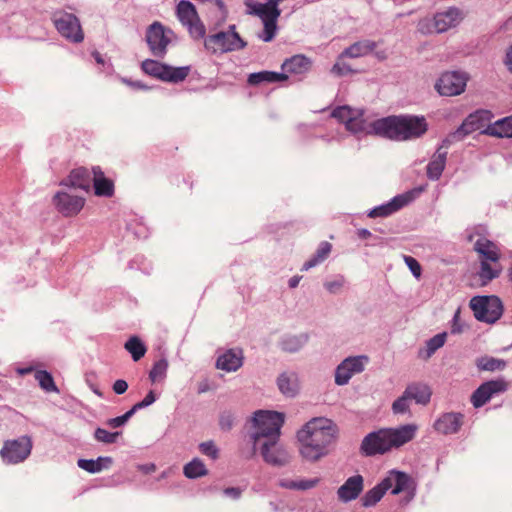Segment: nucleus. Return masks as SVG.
I'll list each match as a JSON object with an SVG mask.
<instances>
[{"label": "nucleus", "instance_id": "1", "mask_svg": "<svg viewBox=\"0 0 512 512\" xmlns=\"http://www.w3.org/2000/svg\"><path fill=\"white\" fill-rule=\"evenodd\" d=\"M338 434V426L331 419H311L297 432L300 455L310 462L320 460L332 451Z\"/></svg>", "mask_w": 512, "mask_h": 512}, {"label": "nucleus", "instance_id": "2", "mask_svg": "<svg viewBox=\"0 0 512 512\" xmlns=\"http://www.w3.org/2000/svg\"><path fill=\"white\" fill-rule=\"evenodd\" d=\"M374 135L395 141H406L421 137L428 130L423 116H388L372 121Z\"/></svg>", "mask_w": 512, "mask_h": 512}, {"label": "nucleus", "instance_id": "3", "mask_svg": "<svg viewBox=\"0 0 512 512\" xmlns=\"http://www.w3.org/2000/svg\"><path fill=\"white\" fill-rule=\"evenodd\" d=\"M417 427L413 424H407L398 428H384L367 434L361 443V453L365 456H375L385 454L393 448L411 441L415 435Z\"/></svg>", "mask_w": 512, "mask_h": 512}, {"label": "nucleus", "instance_id": "4", "mask_svg": "<svg viewBox=\"0 0 512 512\" xmlns=\"http://www.w3.org/2000/svg\"><path fill=\"white\" fill-rule=\"evenodd\" d=\"M284 414L276 411L258 410L251 418V427L248 431V441L251 443V451L246 455L251 459L258 451V445L264 440L279 439L281 427L284 424Z\"/></svg>", "mask_w": 512, "mask_h": 512}, {"label": "nucleus", "instance_id": "5", "mask_svg": "<svg viewBox=\"0 0 512 512\" xmlns=\"http://www.w3.org/2000/svg\"><path fill=\"white\" fill-rule=\"evenodd\" d=\"M284 0H268L266 3L246 2L248 14L258 16L263 23V31L258 37L264 42H271L277 33V20L281 15L278 5Z\"/></svg>", "mask_w": 512, "mask_h": 512}, {"label": "nucleus", "instance_id": "6", "mask_svg": "<svg viewBox=\"0 0 512 512\" xmlns=\"http://www.w3.org/2000/svg\"><path fill=\"white\" fill-rule=\"evenodd\" d=\"M464 19L463 12L450 7L445 11L437 12L432 18H424L418 22L417 29L422 34L444 33L458 26Z\"/></svg>", "mask_w": 512, "mask_h": 512}, {"label": "nucleus", "instance_id": "7", "mask_svg": "<svg viewBox=\"0 0 512 512\" xmlns=\"http://www.w3.org/2000/svg\"><path fill=\"white\" fill-rule=\"evenodd\" d=\"M141 69L149 76L170 83L184 81L191 70L190 66L173 67L153 59L144 60L141 63Z\"/></svg>", "mask_w": 512, "mask_h": 512}, {"label": "nucleus", "instance_id": "8", "mask_svg": "<svg viewBox=\"0 0 512 512\" xmlns=\"http://www.w3.org/2000/svg\"><path fill=\"white\" fill-rule=\"evenodd\" d=\"M470 308L478 321L493 324L503 314V304L497 296H475L470 300Z\"/></svg>", "mask_w": 512, "mask_h": 512}, {"label": "nucleus", "instance_id": "9", "mask_svg": "<svg viewBox=\"0 0 512 512\" xmlns=\"http://www.w3.org/2000/svg\"><path fill=\"white\" fill-rule=\"evenodd\" d=\"M490 119L491 112L488 110L471 113L454 132L443 140V145L449 147L452 143L463 140L467 135L478 130L483 134V130L490 124Z\"/></svg>", "mask_w": 512, "mask_h": 512}, {"label": "nucleus", "instance_id": "10", "mask_svg": "<svg viewBox=\"0 0 512 512\" xmlns=\"http://www.w3.org/2000/svg\"><path fill=\"white\" fill-rule=\"evenodd\" d=\"M331 115L339 122L344 123L346 129L353 134L374 135V132H371L372 122H367L363 118L364 111L361 109L343 105L335 108Z\"/></svg>", "mask_w": 512, "mask_h": 512}, {"label": "nucleus", "instance_id": "11", "mask_svg": "<svg viewBox=\"0 0 512 512\" xmlns=\"http://www.w3.org/2000/svg\"><path fill=\"white\" fill-rule=\"evenodd\" d=\"M33 442L30 436L23 435L17 439L4 441L0 449V457L6 465L23 463L31 454Z\"/></svg>", "mask_w": 512, "mask_h": 512}, {"label": "nucleus", "instance_id": "12", "mask_svg": "<svg viewBox=\"0 0 512 512\" xmlns=\"http://www.w3.org/2000/svg\"><path fill=\"white\" fill-rule=\"evenodd\" d=\"M204 45L207 50L217 53L243 49L246 42L235 31V25H231L227 31H221L207 37Z\"/></svg>", "mask_w": 512, "mask_h": 512}, {"label": "nucleus", "instance_id": "13", "mask_svg": "<svg viewBox=\"0 0 512 512\" xmlns=\"http://www.w3.org/2000/svg\"><path fill=\"white\" fill-rule=\"evenodd\" d=\"M425 191V186L415 187L403 194L396 195L387 203L379 205L368 212V217H388L393 213L399 211L401 208L413 202L422 192Z\"/></svg>", "mask_w": 512, "mask_h": 512}, {"label": "nucleus", "instance_id": "14", "mask_svg": "<svg viewBox=\"0 0 512 512\" xmlns=\"http://www.w3.org/2000/svg\"><path fill=\"white\" fill-rule=\"evenodd\" d=\"M172 36L173 32L170 29H166L161 23L154 22L151 24L146 32V42L152 55L163 58Z\"/></svg>", "mask_w": 512, "mask_h": 512}, {"label": "nucleus", "instance_id": "15", "mask_svg": "<svg viewBox=\"0 0 512 512\" xmlns=\"http://www.w3.org/2000/svg\"><path fill=\"white\" fill-rule=\"evenodd\" d=\"M57 31L67 40L73 43H80L84 39L79 19L71 13L58 12L53 16Z\"/></svg>", "mask_w": 512, "mask_h": 512}, {"label": "nucleus", "instance_id": "16", "mask_svg": "<svg viewBox=\"0 0 512 512\" xmlns=\"http://www.w3.org/2000/svg\"><path fill=\"white\" fill-rule=\"evenodd\" d=\"M258 450L263 460L271 466L283 467L291 460V454L284 445L279 443V439L264 440L258 445Z\"/></svg>", "mask_w": 512, "mask_h": 512}, {"label": "nucleus", "instance_id": "17", "mask_svg": "<svg viewBox=\"0 0 512 512\" xmlns=\"http://www.w3.org/2000/svg\"><path fill=\"white\" fill-rule=\"evenodd\" d=\"M369 358L365 355L345 358L335 370V383L339 386L348 384L353 375L364 371Z\"/></svg>", "mask_w": 512, "mask_h": 512}, {"label": "nucleus", "instance_id": "18", "mask_svg": "<svg viewBox=\"0 0 512 512\" xmlns=\"http://www.w3.org/2000/svg\"><path fill=\"white\" fill-rule=\"evenodd\" d=\"M56 210L64 217L76 216L84 207L85 199L66 190L58 191L52 199Z\"/></svg>", "mask_w": 512, "mask_h": 512}, {"label": "nucleus", "instance_id": "19", "mask_svg": "<svg viewBox=\"0 0 512 512\" xmlns=\"http://www.w3.org/2000/svg\"><path fill=\"white\" fill-rule=\"evenodd\" d=\"M467 78L459 72H445L437 80L435 89L442 96H456L464 92Z\"/></svg>", "mask_w": 512, "mask_h": 512}, {"label": "nucleus", "instance_id": "20", "mask_svg": "<svg viewBox=\"0 0 512 512\" xmlns=\"http://www.w3.org/2000/svg\"><path fill=\"white\" fill-rule=\"evenodd\" d=\"M508 384L503 379L490 380L481 384L472 394L471 402L475 408L485 405L494 395L505 392Z\"/></svg>", "mask_w": 512, "mask_h": 512}, {"label": "nucleus", "instance_id": "21", "mask_svg": "<svg viewBox=\"0 0 512 512\" xmlns=\"http://www.w3.org/2000/svg\"><path fill=\"white\" fill-rule=\"evenodd\" d=\"M382 483L387 491L391 489V493L393 495L414 489V483L411 477L406 473L397 470H391L382 480Z\"/></svg>", "mask_w": 512, "mask_h": 512}, {"label": "nucleus", "instance_id": "22", "mask_svg": "<svg viewBox=\"0 0 512 512\" xmlns=\"http://www.w3.org/2000/svg\"><path fill=\"white\" fill-rule=\"evenodd\" d=\"M463 414L459 412H447L442 414L435 422L434 429L444 435L457 433L463 425Z\"/></svg>", "mask_w": 512, "mask_h": 512}, {"label": "nucleus", "instance_id": "23", "mask_svg": "<svg viewBox=\"0 0 512 512\" xmlns=\"http://www.w3.org/2000/svg\"><path fill=\"white\" fill-rule=\"evenodd\" d=\"M364 479L361 475L349 477L337 490L338 499L344 503L356 499L362 492Z\"/></svg>", "mask_w": 512, "mask_h": 512}, {"label": "nucleus", "instance_id": "24", "mask_svg": "<svg viewBox=\"0 0 512 512\" xmlns=\"http://www.w3.org/2000/svg\"><path fill=\"white\" fill-rule=\"evenodd\" d=\"M91 172L84 168H76L60 182V185L68 189H81L88 191L91 184Z\"/></svg>", "mask_w": 512, "mask_h": 512}, {"label": "nucleus", "instance_id": "25", "mask_svg": "<svg viewBox=\"0 0 512 512\" xmlns=\"http://www.w3.org/2000/svg\"><path fill=\"white\" fill-rule=\"evenodd\" d=\"M243 365V352L241 349H229L221 354L216 367L226 372L237 371Z\"/></svg>", "mask_w": 512, "mask_h": 512}, {"label": "nucleus", "instance_id": "26", "mask_svg": "<svg viewBox=\"0 0 512 512\" xmlns=\"http://www.w3.org/2000/svg\"><path fill=\"white\" fill-rule=\"evenodd\" d=\"M279 391L286 397H295L299 391L298 374L294 371H284L276 380Z\"/></svg>", "mask_w": 512, "mask_h": 512}, {"label": "nucleus", "instance_id": "27", "mask_svg": "<svg viewBox=\"0 0 512 512\" xmlns=\"http://www.w3.org/2000/svg\"><path fill=\"white\" fill-rule=\"evenodd\" d=\"M95 194L102 197H111L114 194L113 181L104 176L100 167L92 168V180Z\"/></svg>", "mask_w": 512, "mask_h": 512}, {"label": "nucleus", "instance_id": "28", "mask_svg": "<svg viewBox=\"0 0 512 512\" xmlns=\"http://www.w3.org/2000/svg\"><path fill=\"white\" fill-rule=\"evenodd\" d=\"M443 148L447 147L442 144L427 165V177L430 180H438L445 169L447 151L443 150Z\"/></svg>", "mask_w": 512, "mask_h": 512}, {"label": "nucleus", "instance_id": "29", "mask_svg": "<svg viewBox=\"0 0 512 512\" xmlns=\"http://www.w3.org/2000/svg\"><path fill=\"white\" fill-rule=\"evenodd\" d=\"M311 61L304 55H294L286 59L282 64V70L286 73L302 75L309 71Z\"/></svg>", "mask_w": 512, "mask_h": 512}, {"label": "nucleus", "instance_id": "30", "mask_svg": "<svg viewBox=\"0 0 512 512\" xmlns=\"http://www.w3.org/2000/svg\"><path fill=\"white\" fill-rule=\"evenodd\" d=\"M377 47L375 41L368 39L355 42L354 44L347 47L341 54L340 59L343 58H358L368 55Z\"/></svg>", "mask_w": 512, "mask_h": 512}, {"label": "nucleus", "instance_id": "31", "mask_svg": "<svg viewBox=\"0 0 512 512\" xmlns=\"http://www.w3.org/2000/svg\"><path fill=\"white\" fill-rule=\"evenodd\" d=\"M483 134L498 138H512V116L502 118L489 124Z\"/></svg>", "mask_w": 512, "mask_h": 512}, {"label": "nucleus", "instance_id": "32", "mask_svg": "<svg viewBox=\"0 0 512 512\" xmlns=\"http://www.w3.org/2000/svg\"><path fill=\"white\" fill-rule=\"evenodd\" d=\"M308 339L306 333L284 335L279 341V347L284 352L297 353L307 344Z\"/></svg>", "mask_w": 512, "mask_h": 512}, {"label": "nucleus", "instance_id": "33", "mask_svg": "<svg viewBox=\"0 0 512 512\" xmlns=\"http://www.w3.org/2000/svg\"><path fill=\"white\" fill-rule=\"evenodd\" d=\"M474 249L481 255L482 260L497 263L500 258L497 246L486 238H479L474 244Z\"/></svg>", "mask_w": 512, "mask_h": 512}, {"label": "nucleus", "instance_id": "34", "mask_svg": "<svg viewBox=\"0 0 512 512\" xmlns=\"http://www.w3.org/2000/svg\"><path fill=\"white\" fill-rule=\"evenodd\" d=\"M406 396L417 404L426 405L431 398V390L426 384L412 383L405 389Z\"/></svg>", "mask_w": 512, "mask_h": 512}, {"label": "nucleus", "instance_id": "35", "mask_svg": "<svg viewBox=\"0 0 512 512\" xmlns=\"http://www.w3.org/2000/svg\"><path fill=\"white\" fill-rule=\"evenodd\" d=\"M113 463V459L108 456H100L97 459H79L77 462L78 467L81 469L95 474L104 469H108Z\"/></svg>", "mask_w": 512, "mask_h": 512}, {"label": "nucleus", "instance_id": "36", "mask_svg": "<svg viewBox=\"0 0 512 512\" xmlns=\"http://www.w3.org/2000/svg\"><path fill=\"white\" fill-rule=\"evenodd\" d=\"M288 78L285 73H278L273 71H260L251 73L248 77V83L250 85H258L264 82L275 83L282 82Z\"/></svg>", "mask_w": 512, "mask_h": 512}, {"label": "nucleus", "instance_id": "37", "mask_svg": "<svg viewBox=\"0 0 512 512\" xmlns=\"http://www.w3.org/2000/svg\"><path fill=\"white\" fill-rule=\"evenodd\" d=\"M501 273L498 264L491 265L487 260H481L478 276L482 286L487 285L490 281L497 278Z\"/></svg>", "mask_w": 512, "mask_h": 512}, {"label": "nucleus", "instance_id": "38", "mask_svg": "<svg viewBox=\"0 0 512 512\" xmlns=\"http://www.w3.org/2000/svg\"><path fill=\"white\" fill-rule=\"evenodd\" d=\"M447 333H438L426 342V347L419 351V357L429 359L438 349L444 346Z\"/></svg>", "mask_w": 512, "mask_h": 512}, {"label": "nucleus", "instance_id": "39", "mask_svg": "<svg viewBox=\"0 0 512 512\" xmlns=\"http://www.w3.org/2000/svg\"><path fill=\"white\" fill-rule=\"evenodd\" d=\"M331 250L332 245L329 242H321L315 254L304 263L302 270H309L322 263L329 256Z\"/></svg>", "mask_w": 512, "mask_h": 512}, {"label": "nucleus", "instance_id": "40", "mask_svg": "<svg viewBox=\"0 0 512 512\" xmlns=\"http://www.w3.org/2000/svg\"><path fill=\"white\" fill-rule=\"evenodd\" d=\"M177 15L183 25L190 24L198 18L195 6L187 0H181L178 3Z\"/></svg>", "mask_w": 512, "mask_h": 512}, {"label": "nucleus", "instance_id": "41", "mask_svg": "<svg viewBox=\"0 0 512 512\" xmlns=\"http://www.w3.org/2000/svg\"><path fill=\"white\" fill-rule=\"evenodd\" d=\"M183 474L189 479H196L206 476L208 474V469L201 459L194 458L184 465Z\"/></svg>", "mask_w": 512, "mask_h": 512}, {"label": "nucleus", "instance_id": "42", "mask_svg": "<svg viewBox=\"0 0 512 512\" xmlns=\"http://www.w3.org/2000/svg\"><path fill=\"white\" fill-rule=\"evenodd\" d=\"M124 348L131 354L134 361H139L147 351L145 344L137 336H131L126 341Z\"/></svg>", "mask_w": 512, "mask_h": 512}, {"label": "nucleus", "instance_id": "43", "mask_svg": "<svg viewBox=\"0 0 512 512\" xmlns=\"http://www.w3.org/2000/svg\"><path fill=\"white\" fill-rule=\"evenodd\" d=\"M386 491L387 490H386L385 486H383V483L381 481L379 484H377L375 487L368 490L364 494V496L361 499L362 505L364 507L374 506L376 503H378L382 499V497L384 496Z\"/></svg>", "mask_w": 512, "mask_h": 512}, {"label": "nucleus", "instance_id": "44", "mask_svg": "<svg viewBox=\"0 0 512 512\" xmlns=\"http://www.w3.org/2000/svg\"><path fill=\"white\" fill-rule=\"evenodd\" d=\"M477 367L483 371H501L506 367V362L494 357H481L477 360Z\"/></svg>", "mask_w": 512, "mask_h": 512}, {"label": "nucleus", "instance_id": "45", "mask_svg": "<svg viewBox=\"0 0 512 512\" xmlns=\"http://www.w3.org/2000/svg\"><path fill=\"white\" fill-rule=\"evenodd\" d=\"M168 366V361L165 358H161L156 361L149 372V379L151 382L156 383L163 381L166 378Z\"/></svg>", "mask_w": 512, "mask_h": 512}, {"label": "nucleus", "instance_id": "46", "mask_svg": "<svg viewBox=\"0 0 512 512\" xmlns=\"http://www.w3.org/2000/svg\"><path fill=\"white\" fill-rule=\"evenodd\" d=\"M35 379L37 380L39 386L46 392H56L59 390L55 385L54 379L52 375L45 370H38L35 372Z\"/></svg>", "mask_w": 512, "mask_h": 512}, {"label": "nucleus", "instance_id": "47", "mask_svg": "<svg viewBox=\"0 0 512 512\" xmlns=\"http://www.w3.org/2000/svg\"><path fill=\"white\" fill-rule=\"evenodd\" d=\"M121 435V432H109L104 428H96L94 431V439L97 442L104 444H113L117 441L118 437Z\"/></svg>", "mask_w": 512, "mask_h": 512}, {"label": "nucleus", "instance_id": "48", "mask_svg": "<svg viewBox=\"0 0 512 512\" xmlns=\"http://www.w3.org/2000/svg\"><path fill=\"white\" fill-rule=\"evenodd\" d=\"M346 284V278L338 274L334 276L332 279L327 280L324 282V288L330 293V294H338L341 292L342 288Z\"/></svg>", "mask_w": 512, "mask_h": 512}, {"label": "nucleus", "instance_id": "49", "mask_svg": "<svg viewBox=\"0 0 512 512\" xmlns=\"http://www.w3.org/2000/svg\"><path fill=\"white\" fill-rule=\"evenodd\" d=\"M410 398L406 396L405 391L402 396L397 398L392 404V411L394 414H405L409 412Z\"/></svg>", "mask_w": 512, "mask_h": 512}, {"label": "nucleus", "instance_id": "50", "mask_svg": "<svg viewBox=\"0 0 512 512\" xmlns=\"http://www.w3.org/2000/svg\"><path fill=\"white\" fill-rule=\"evenodd\" d=\"M200 452L211 458L212 460H216L219 457V449L213 441H206L199 444Z\"/></svg>", "mask_w": 512, "mask_h": 512}, {"label": "nucleus", "instance_id": "51", "mask_svg": "<svg viewBox=\"0 0 512 512\" xmlns=\"http://www.w3.org/2000/svg\"><path fill=\"white\" fill-rule=\"evenodd\" d=\"M331 73L335 76L341 77L346 76L348 74L354 73V70L351 66L340 59V55L338 56V60L331 68Z\"/></svg>", "mask_w": 512, "mask_h": 512}, {"label": "nucleus", "instance_id": "52", "mask_svg": "<svg viewBox=\"0 0 512 512\" xmlns=\"http://www.w3.org/2000/svg\"><path fill=\"white\" fill-rule=\"evenodd\" d=\"M134 415L133 411L130 409L126 413L121 416L110 418L105 422L109 428L115 429L124 426L129 419Z\"/></svg>", "mask_w": 512, "mask_h": 512}, {"label": "nucleus", "instance_id": "53", "mask_svg": "<svg viewBox=\"0 0 512 512\" xmlns=\"http://www.w3.org/2000/svg\"><path fill=\"white\" fill-rule=\"evenodd\" d=\"M235 416L231 411H223L219 416V426L224 431H229L233 428Z\"/></svg>", "mask_w": 512, "mask_h": 512}, {"label": "nucleus", "instance_id": "54", "mask_svg": "<svg viewBox=\"0 0 512 512\" xmlns=\"http://www.w3.org/2000/svg\"><path fill=\"white\" fill-rule=\"evenodd\" d=\"M186 26H188L189 28V32L190 34L196 38V39H200V38H203L204 35H205V27L204 25L199 21V19L197 18L196 21L190 23V24H186Z\"/></svg>", "mask_w": 512, "mask_h": 512}, {"label": "nucleus", "instance_id": "55", "mask_svg": "<svg viewBox=\"0 0 512 512\" xmlns=\"http://www.w3.org/2000/svg\"><path fill=\"white\" fill-rule=\"evenodd\" d=\"M156 401V396L153 391H150L142 401L132 406L131 410L135 414L138 410L152 405Z\"/></svg>", "mask_w": 512, "mask_h": 512}, {"label": "nucleus", "instance_id": "56", "mask_svg": "<svg viewBox=\"0 0 512 512\" xmlns=\"http://www.w3.org/2000/svg\"><path fill=\"white\" fill-rule=\"evenodd\" d=\"M404 261L408 268L410 269L411 273L416 278H419L421 276V266L419 262L412 256H404Z\"/></svg>", "mask_w": 512, "mask_h": 512}, {"label": "nucleus", "instance_id": "57", "mask_svg": "<svg viewBox=\"0 0 512 512\" xmlns=\"http://www.w3.org/2000/svg\"><path fill=\"white\" fill-rule=\"evenodd\" d=\"M319 483L318 478L297 480V490H309Z\"/></svg>", "mask_w": 512, "mask_h": 512}, {"label": "nucleus", "instance_id": "58", "mask_svg": "<svg viewBox=\"0 0 512 512\" xmlns=\"http://www.w3.org/2000/svg\"><path fill=\"white\" fill-rule=\"evenodd\" d=\"M463 331V325L460 323V309H458L452 319L451 333L459 334Z\"/></svg>", "mask_w": 512, "mask_h": 512}, {"label": "nucleus", "instance_id": "59", "mask_svg": "<svg viewBox=\"0 0 512 512\" xmlns=\"http://www.w3.org/2000/svg\"><path fill=\"white\" fill-rule=\"evenodd\" d=\"M128 389V384L125 380L119 379L116 380L113 384V391L118 394H124Z\"/></svg>", "mask_w": 512, "mask_h": 512}, {"label": "nucleus", "instance_id": "60", "mask_svg": "<svg viewBox=\"0 0 512 512\" xmlns=\"http://www.w3.org/2000/svg\"><path fill=\"white\" fill-rule=\"evenodd\" d=\"M223 493L227 497H230L232 499H238L241 496L242 491L238 487H229L224 489Z\"/></svg>", "mask_w": 512, "mask_h": 512}, {"label": "nucleus", "instance_id": "61", "mask_svg": "<svg viewBox=\"0 0 512 512\" xmlns=\"http://www.w3.org/2000/svg\"><path fill=\"white\" fill-rule=\"evenodd\" d=\"M504 64L506 65L508 71L512 73V44L508 47L506 51Z\"/></svg>", "mask_w": 512, "mask_h": 512}, {"label": "nucleus", "instance_id": "62", "mask_svg": "<svg viewBox=\"0 0 512 512\" xmlns=\"http://www.w3.org/2000/svg\"><path fill=\"white\" fill-rule=\"evenodd\" d=\"M122 82L127 84V85H129V86H131L132 88H135V89H143V90L148 89V87L146 85H144L140 81H131V80H128L126 78H123Z\"/></svg>", "mask_w": 512, "mask_h": 512}, {"label": "nucleus", "instance_id": "63", "mask_svg": "<svg viewBox=\"0 0 512 512\" xmlns=\"http://www.w3.org/2000/svg\"><path fill=\"white\" fill-rule=\"evenodd\" d=\"M280 486L286 489L297 490V480L283 479L280 481Z\"/></svg>", "mask_w": 512, "mask_h": 512}, {"label": "nucleus", "instance_id": "64", "mask_svg": "<svg viewBox=\"0 0 512 512\" xmlns=\"http://www.w3.org/2000/svg\"><path fill=\"white\" fill-rule=\"evenodd\" d=\"M138 469L142 471L145 474L152 473L156 470V466L152 463L149 464H142L138 466Z\"/></svg>", "mask_w": 512, "mask_h": 512}]
</instances>
